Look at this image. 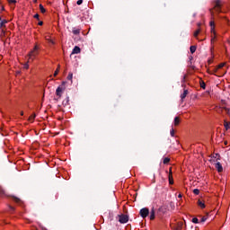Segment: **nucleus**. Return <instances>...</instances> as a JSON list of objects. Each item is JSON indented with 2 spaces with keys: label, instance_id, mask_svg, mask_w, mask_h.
I'll list each match as a JSON object with an SVG mask.
<instances>
[{
  "label": "nucleus",
  "instance_id": "obj_10",
  "mask_svg": "<svg viewBox=\"0 0 230 230\" xmlns=\"http://www.w3.org/2000/svg\"><path fill=\"white\" fill-rule=\"evenodd\" d=\"M45 40H48V42H49L50 44H55V41H53V40H51V36H49V34H47L45 36Z\"/></svg>",
  "mask_w": 230,
  "mask_h": 230
},
{
  "label": "nucleus",
  "instance_id": "obj_16",
  "mask_svg": "<svg viewBox=\"0 0 230 230\" xmlns=\"http://www.w3.org/2000/svg\"><path fill=\"white\" fill-rule=\"evenodd\" d=\"M190 53H195V51H197V47L196 46H190Z\"/></svg>",
  "mask_w": 230,
  "mask_h": 230
},
{
  "label": "nucleus",
  "instance_id": "obj_7",
  "mask_svg": "<svg viewBox=\"0 0 230 230\" xmlns=\"http://www.w3.org/2000/svg\"><path fill=\"white\" fill-rule=\"evenodd\" d=\"M222 3L220 2V0H217L216 1V4H215V10L216 12H220V6H221Z\"/></svg>",
  "mask_w": 230,
  "mask_h": 230
},
{
  "label": "nucleus",
  "instance_id": "obj_24",
  "mask_svg": "<svg viewBox=\"0 0 230 230\" xmlns=\"http://www.w3.org/2000/svg\"><path fill=\"white\" fill-rule=\"evenodd\" d=\"M193 193L194 195H199V193H200V190H199V189H194Z\"/></svg>",
  "mask_w": 230,
  "mask_h": 230
},
{
  "label": "nucleus",
  "instance_id": "obj_32",
  "mask_svg": "<svg viewBox=\"0 0 230 230\" xmlns=\"http://www.w3.org/2000/svg\"><path fill=\"white\" fill-rule=\"evenodd\" d=\"M34 19H39V13H36V14L34 15Z\"/></svg>",
  "mask_w": 230,
  "mask_h": 230
},
{
  "label": "nucleus",
  "instance_id": "obj_9",
  "mask_svg": "<svg viewBox=\"0 0 230 230\" xmlns=\"http://www.w3.org/2000/svg\"><path fill=\"white\" fill-rule=\"evenodd\" d=\"M149 218L150 220H154L155 218V210L154 208H152L150 211Z\"/></svg>",
  "mask_w": 230,
  "mask_h": 230
},
{
  "label": "nucleus",
  "instance_id": "obj_2",
  "mask_svg": "<svg viewBox=\"0 0 230 230\" xmlns=\"http://www.w3.org/2000/svg\"><path fill=\"white\" fill-rule=\"evenodd\" d=\"M209 26H210V31H211V42H213V40H215L216 37H217V32L215 31V22L211 21L209 22Z\"/></svg>",
  "mask_w": 230,
  "mask_h": 230
},
{
  "label": "nucleus",
  "instance_id": "obj_35",
  "mask_svg": "<svg viewBox=\"0 0 230 230\" xmlns=\"http://www.w3.org/2000/svg\"><path fill=\"white\" fill-rule=\"evenodd\" d=\"M21 116H24V111H21Z\"/></svg>",
  "mask_w": 230,
  "mask_h": 230
},
{
  "label": "nucleus",
  "instance_id": "obj_27",
  "mask_svg": "<svg viewBox=\"0 0 230 230\" xmlns=\"http://www.w3.org/2000/svg\"><path fill=\"white\" fill-rule=\"evenodd\" d=\"M192 222L193 224H199V218L197 217L192 218Z\"/></svg>",
  "mask_w": 230,
  "mask_h": 230
},
{
  "label": "nucleus",
  "instance_id": "obj_29",
  "mask_svg": "<svg viewBox=\"0 0 230 230\" xmlns=\"http://www.w3.org/2000/svg\"><path fill=\"white\" fill-rule=\"evenodd\" d=\"M82 3H84V0H78V1L76 2V4L80 5V4H82Z\"/></svg>",
  "mask_w": 230,
  "mask_h": 230
},
{
  "label": "nucleus",
  "instance_id": "obj_6",
  "mask_svg": "<svg viewBox=\"0 0 230 230\" xmlns=\"http://www.w3.org/2000/svg\"><path fill=\"white\" fill-rule=\"evenodd\" d=\"M216 169L217 170V172L220 173L222 172H224V167H222V164H220V162H217L216 164Z\"/></svg>",
  "mask_w": 230,
  "mask_h": 230
},
{
  "label": "nucleus",
  "instance_id": "obj_25",
  "mask_svg": "<svg viewBox=\"0 0 230 230\" xmlns=\"http://www.w3.org/2000/svg\"><path fill=\"white\" fill-rule=\"evenodd\" d=\"M199 33H200V29L197 30V31L194 32V37H199Z\"/></svg>",
  "mask_w": 230,
  "mask_h": 230
},
{
  "label": "nucleus",
  "instance_id": "obj_12",
  "mask_svg": "<svg viewBox=\"0 0 230 230\" xmlns=\"http://www.w3.org/2000/svg\"><path fill=\"white\" fill-rule=\"evenodd\" d=\"M188 96V90H184L183 93L181 94V100H184Z\"/></svg>",
  "mask_w": 230,
  "mask_h": 230
},
{
  "label": "nucleus",
  "instance_id": "obj_36",
  "mask_svg": "<svg viewBox=\"0 0 230 230\" xmlns=\"http://www.w3.org/2000/svg\"><path fill=\"white\" fill-rule=\"evenodd\" d=\"M33 3H37V0H32Z\"/></svg>",
  "mask_w": 230,
  "mask_h": 230
},
{
  "label": "nucleus",
  "instance_id": "obj_34",
  "mask_svg": "<svg viewBox=\"0 0 230 230\" xmlns=\"http://www.w3.org/2000/svg\"><path fill=\"white\" fill-rule=\"evenodd\" d=\"M178 198L182 199V194H179Z\"/></svg>",
  "mask_w": 230,
  "mask_h": 230
},
{
  "label": "nucleus",
  "instance_id": "obj_30",
  "mask_svg": "<svg viewBox=\"0 0 230 230\" xmlns=\"http://www.w3.org/2000/svg\"><path fill=\"white\" fill-rule=\"evenodd\" d=\"M24 69H29L30 67V65H28V63H26L24 66H23Z\"/></svg>",
  "mask_w": 230,
  "mask_h": 230
},
{
  "label": "nucleus",
  "instance_id": "obj_3",
  "mask_svg": "<svg viewBox=\"0 0 230 230\" xmlns=\"http://www.w3.org/2000/svg\"><path fill=\"white\" fill-rule=\"evenodd\" d=\"M64 91H66V86H64V84L58 86L56 90L57 96H58V98H61Z\"/></svg>",
  "mask_w": 230,
  "mask_h": 230
},
{
  "label": "nucleus",
  "instance_id": "obj_22",
  "mask_svg": "<svg viewBox=\"0 0 230 230\" xmlns=\"http://www.w3.org/2000/svg\"><path fill=\"white\" fill-rule=\"evenodd\" d=\"M170 163V158L166 157L164 159V164H168Z\"/></svg>",
  "mask_w": 230,
  "mask_h": 230
},
{
  "label": "nucleus",
  "instance_id": "obj_26",
  "mask_svg": "<svg viewBox=\"0 0 230 230\" xmlns=\"http://www.w3.org/2000/svg\"><path fill=\"white\" fill-rule=\"evenodd\" d=\"M170 134L172 136V137H173L175 136V130H173V128L171 129Z\"/></svg>",
  "mask_w": 230,
  "mask_h": 230
},
{
  "label": "nucleus",
  "instance_id": "obj_5",
  "mask_svg": "<svg viewBox=\"0 0 230 230\" xmlns=\"http://www.w3.org/2000/svg\"><path fill=\"white\" fill-rule=\"evenodd\" d=\"M119 222L120 224H127V222H128V216L127 215L119 216Z\"/></svg>",
  "mask_w": 230,
  "mask_h": 230
},
{
  "label": "nucleus",
  "instance_id": "obj_33",
  "mask_svg": "<svg viewBox=\"0 0 230 230\" xmlns=\"http://www.w3.org/2000/svg\"><path fill=\"white\" fill-rule=\"evenodd\" d=\"M38 24H39V26H42L43 22H40Z\"/></svg>",
  "mask_w": 230,
  "mask_h": 230
},
{
  "label": "nucleus",
  "instance_id": "obj_20",
  "mask_svg": "<svg viewBox=\"0 0 230 230\" xmlns=\"http://www.w3.org/2000/svg\"><path fill=\"white\" fill-rule=\"evenodd\" d=\"M224 66H226V63H221L217 66V69H222V67H224Z\"/></svg>",
  "mask_w": 230,
  "mask_h": 230
},
{
  "label": "nucleus",
  "instance_id": "obj_4",
  "mask_svg": "<svg viewBox=\"0 0 230 230\" xmlns=\"http://www.w3.org/2000/svg\"><path fill=\"white\" fill-rule=\"evenodd\" d=\"M149 214L150 210H148L147 208H144L140 210V217H142V218H146Z\"/></svg>",
  "mask_w": 230,
  "mask_h": 230
},
{
  "label": "nucleus",
  "instance_id": "obj_8",
  "mask_svg": "<svg viewBox=\"0 0 230 230\" xmlns=\"http://www.w3.org/2000/svg\"><path fill=\"white\" fill-rule=\"evenodd\" d=\"M81 49L80 47L75 46L73 50H72V55H78V53H80Z\"/></svg>",
  "mask_w": 230,
  "mask_h": 230
},
{
  "label": "nucleus",
  "instance_id": "obj_31",
  "mask_svg": "<svg viewBox=\"0 0 230 230\" xmlns=\"http://www.w3.org/2000/svg\"><path fill=\"white\" fill-rule=\"evenodd\" d=\"M8 3L13 4L15 3V0H8Z\"/></svg>",
  "mask_w": 230,
  "mask_h": 230
},
{
  "label": "nucleus",
  "instance_id": "obj_18",
  "mask_svg": "<svg viewBox=\"0 0 230 230\" xmlns=\"http://www.w3.org/2000/svg\"><path fill=\"white\" fill-rule=\"evenodd\" d=\"M72 32L74 33V35H78L80 33V29H74Z\"/></svg>",
  "mask_w": 230,
  "mask_h": 230
},
{
  "label": "nucleus",
  "instance_id": "obj_28",
  "mask_svg": "<svg viewBox=\"0 0 230 230\" xmlns=\"http://www.w3.org/2000/svg\"><path fill=\"white\" fill-rule=\"evenodd\" d=\"M200 87H201V89H206V83H202Z\"/></svg>",
  "mask_w": 230,
  "mask_h": 230
},
{
  "label": "nucleus",
  "instance_id": "obj_19",
  "mask_svg": "<svg viewBox=\"0 0 230 230\" xmlns=\"http://www.w3.org/2000/svg\"><path fill=\"white\" fill-rule=\"evenodd\" d=\"M60 72V65H58L57 70L54 73V76H57V75H58V73Z\"/></svg>",
  "mask_w": 230,
  "mask_h": 230
},
{
  "label": "nucleus",
  "instance_id": "obj_21",
  "mask_svg": "<svg viewBox=\"0 0 230 230\" xmlns=\"http://www.w3.org/2000/svg\"><path fill=\"white\" fill-rule=\"evenodd\" d=\"M169 183L173 184V178L172 177V174H169Z\"/></svg>",
  "mask_w": 230,
  "mask_h": 230
},
{
  "label": "nucleus",
  "instance_id": "obj_14",
  "mask_svg": "<svg viewBox=\"0 0 230 230\" xmlns=\"http://www.w3.org/2000/svg\"><path fill=\"white\" fill-rule=\"evenodd\" d=\"M198 205L199 206V208H201L202 209H204V208H206V204H204V202L199 200L198 201Z\"/></svg>",
  "mask_w": 230,
  "mask_h": 230
},
{
  "label": "nucleus",
  "instance_id": "obj_13",
  "mask_svg": "<svg viewBox=\"0 0 230 230\" xmlns=\"http://www.w3.org/2000/svg\"><path fill=\"white\" fill-rule=\"evenodd\" d=\"M208 218H209V216H208V215H206V216H204V217H201L200 222H201L202 224H204V222H206V220H208Z\"/></svg>",
  "mask_w": 230,
  "mask_h": 230
},
{
  "label": "nucleus",
  "instance_id": "obj_17",
  "mask_svg": "<svg viewBox=\"0 0 230 230\" xmlns=\"http://www.w3.org/2000/svg\"><path fill=\"white\" fill-rule=\"evenodd\" d=\"M179 123H181V120L179 119V117H175L174 118V125L177 126V125H179Z\"/></svg>",
  "mask_w": 230,
  "mask_h": 230
},
{
  "label": "nucleus",
  "instance_id": "obj_11",
  "mask_svg": "<svg viewBox=\"0 0 230 230\" xmlns=\"http://www.w3.org/2000/svg\"><path fill=\"white\" fill-rule=\"evenodd\" d=\"M36 117H37V115L35 113H33L32 115H31L29 117V121H31V123H33V121L35 120Z\"/></svg>",
  "mask_w": 230,
  "mask_h": 230
},
{
  "label": "nucleus",
  "instance_id": "obj_1",
  "mask_svg": "<svg viewBox=\"0 0 230 230\" xmlns=\"http://www.w3.org/2000/svg\"><path fill=\"white\" fill-rule=\"evenodd\" d=\"M36 55H39V46L35 45L33 50L29 53V61L35 60Z\"/></svg>",
  "mask_w": 230,
  "mask_h": 230
},
{
  "label": "nucleus",
  "instance_id": "obj_23",
  "mask_svg": "<svg viewBox=\"0 0 230 230\" xmlns=\"http://www.w3.org/2000/svg\"><path fill=\"white\" fill-rule=\"evenodd\" d=\"M67 80H73V73H69L67 75Z\"/></svg>",
  "mask_w": 230,
  "mask_h": 230
},
{
  "label": "nucleus",
  "instance_id": "obj_15",
  "mask_svg": "<svg viewBox=\"0 0 230 230\" xmlns=\"http://www.w3.org/2000/svg\"><path fill=\"white\" fill-rule=\"evenodd\" d=\"M40 11L41 12V13H46V8H44V5L40 4Z\"/></svg>",
  "mask_w": 230,
  "mask_h": 230
}]
</instances>
